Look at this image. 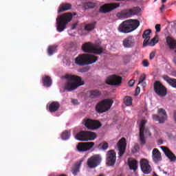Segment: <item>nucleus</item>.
I'll return each mask as SVG.
<instances>
[{"mask_svg": "<svg viewBox=\"0 0 176 176\" xmlns=\"http://www.w3.org/2000/svg\"><path fill=\"white\" fill-rule=\"evenodd\" d=\"M157 39V36H155L154 38H153L151 41H148L147 43V46H155V43H157V42H159V40Z\"/></svg>", "mask_w": 176, "mask_h": 176, "instance_id": "nucleus-34", "label": "nucleus"}, {"mask_svg": "<svg viewBox=\"0 0 176 176\" xmlns=\"http://www.w3.org/2000/svg\"><path fill=\"white\" fill-rule=\"evenodd\" d=\"M43 85L45 87H50L52 86V80L49 76H45L42 78Z\"/></svg>", "mask_w": 176, "mask_h": 176, "instance_id": "nucleus-26", "label": "nucleus"}, {"mask_svg": "<svg viewBox=\"0 0 176 176\" xmlns=\"http://www.w3.org/2000/svg\"><path fill=\"white\" fill-rule=\"evenodd\" d=\"M164 8H166V6H164V4H162L161 8H160V10H163V9H164Z\"/></svg>", "mask_w": 176, "mask_h": 176, "instance_id": "nucleus-47", "label": "nucleus"}, {"mask_svg": "<svg viewBox=\"0 0 176 176\" xmlns=\"http://www.w3.org/2000/svg\"><path fill=\"white\" fill-rule=\"evenodd\" d=\"M140 27V21L137 19H129L123 21L118 27L119 32L122 34H129L137 30Z\"/></svg>", "mask_w": 176, "mask_h": 176, "instance_id": "nucleus-1", "label": "nucleus"}, {"mask_svg": "<svg viewBox=\"0 0 176 176\" xmlns=\"http://www.w3.org/2000/svg\"><path fill=\"white\" fill-rule=\"evenodd\" d=\"M99 146L102 148L103 151H107V149H108L109 147L108 144L106 142L99 144Z\"/></svg>", "mask_w": 176, "mask_h": 176, "instance_id": "nucleus-37", "label": "nucleus"}, {"mask_svg": "<svg viewBox=\"0 0 176 176\" xmlns=\"http://www.w3.org/2000/svg\"><path fill=\"white\" fill-rule=\"evenodd\" d=\"M146 79V76L145 74H142L140 78V81L138 85H141V83H144V80Z\"/></svg>", "mask_w": 176, "mask_h": 176, "instance_id": "nucleus-39", "label": "nucleus"}, {"mask_svg": "<svg viewBox=\"0 0 176 176\" xmlns=\"http://www.w3.org/2000/svg\"><path fill=\"white\" fill-rule=\"evenodd\" d=\"M160 148L163 151V152L164 153L166 156H167L168 158L169 159V160H170V162L176 161L175 155H174V153H173V152H171V151H170V149H168V148H167L166 146H160Z\"/></svg>", "mask_w": 176, "mask_h": 176, "instance_id": "nucleus-19", "label": "nucleus"}, {"mask_svg": "<svg viewBox=\"0 0 176 176\" xmlns=\"http://www.w3.org/2000/svg\"><path fill=\"white\" fill-rule=\"evenodd\" d=\"M72 13L66 12L56 18V29L58 32H63L67 28V24L72 20Z\"/></svg>", "mask_w": 176, "mask_h": 176, "instance_id": "nucleus-3", "label": "nucleus"}, {"mask_svg": "<svg viewBox=\"0 0 176 176\" xmlns=\"http://www.w3.org/2000/svg\"><path fill=\"white\" fill-rule=\"evenodd\" d=\"M142 65L143 67H149V62H148V60H144L142 61Z\"/></svg>", "mask_w": 176, "mask_h": 176, "instance_id": "nucleus-40", "label": "nucleus"}, {"mask_svg": "<svg viewBox=\"0 0 176 176\" xmlns=\"http://www.w3.org/2000/svg\"><path fill=\"white\" fill-rule=\"evenodd\" d=\"M122 45L124 47H126V49L134 47L135 45V39L134 38V36H128L123 40Z\"/></svg>", "mask_w": 176, "mask_h": 176, "instance_id": "nucleus-18", "label": "nucleus"}, {"mask_svg": "<svg viewBox=\"0 0 176 176\" xmlns=\"http://www.w3.org/2000/svg\"><path fill=\"white\" fill-rule=\"evenodd\" d=\"M72 102L74 104V105H78V100L76 99H72Z\"/></svg>", "mask_w": 176, "mask_h": 176, "instance_id": "nucleus-45", "label": "nucleus"}, {"mask_svg": "<svg viewBox=\"0 0 176 176\" xmlns=\"http://www.w3.org/2000/svg\"><path fill=\"white\" fill-rule=\"evenodd\" d=\"M77 25H78V24H76V23H74L73 25H72V30H75V28H76Z\"/></svg>", "mask_w": 176, "mask_h": 176, "instance_id": "nucleus-46", "label": "nucleus"}, {"mask_svg": "<svg viewBox=\"0 0 176 176\" xmlns=\"http://www.w3.org/2000/svg\"><path fill=\"white\" fill-rule=\"evenodd\" d=\"M155 30H156V32H160L161 31L160 24L155 25Z\"/></svg>", "mask_w": 176, "mask_h": 176, "instance_id": "nucleus-43", "label": "nucleus"}, {"mask_svg": "<svg viewBox=\"0 0 176 176\" xmlns=\"http://www.w3.org/2000/svg\"><path fill=\"white\" fill-rule=\"evenodd\" d=\"M118 148V155L120 157H122L124 155L126 152V146H127V142L126 141V138H122L117 144Z\"/></svg>", "mask_w": 176, "mask_h": 176, "instance_id": "nucleus-16", "label": "nucleus"}, {"mask_svg": "<svg viewBox=\"0 0 176 176\" xmlns=\"http://www.w3.org/2000/svg\"><path fill=\"white\" fill-rule=\"evenodd\" d=\"M124 102L126 107H131V105H133V98L131 96H126L124 98Z\"/></svg>", "mask_w": 176, "mask_h": 176, "instance_id": "nucleus-33", "label": "nucleus"}, {"mask_svg": "<svg viewBox=\"0 0 176 176\" xmlns=\"http://www.w3.org/2000/svg\"><path fill=\"white\" fill-rule=\"evenodd\" d=\"M60 137L64 141H66V140H69V137H71V131L68 130L65 131L62 133Z\"/></svg>", "mask_w": 176, "mask_h": 176, "instance_id": "nucleus-32", "label": "nucleus"}, {"mask_svg": "<svg viewBox=\"0 0 176 176\" xmlns=\"http://www.w3.org/2000/svg\"><path fill=\"white\" fill-rule=\"evenodd\" d=\"M91 3H88V5H90Z\"/></svg>", "mask_w": 176, "mask_h": 176, "instance_id": "nucleus-50", "label": "nucleus"}, {"mask_svg": "<svg viewBox=\"0 0 176 176\" xmlns=\"http://www.w3.org/2000/svg\"><path fill=\"white\" fill-rule=\"evenodd\" d=\"M113 104V100L112 99H104L96 104L95 109L98 113H104V112L111 109Z\"/></svg>", "mask_w": 176, "mask_h": 176, "instance_id": "nucleus-7", "label": "nucleus"}, {"mask_svg": "<svg viewBox=\"0 0 176 176\" xmlns=\"http://www.w3.org/2000/svg\"><path fill=\"white\" fill-rule=\"evenodd\" d=\"M48 108V110L51 112H57L58 109H60V102H51L48 106H47Z\"/></svg>", "mask_w": 176, "mask_h": 176, "instance_id": "nucleus-23", "label": "nucleus"}, {"mask_svg": "<svg viewBox=\"0 0 176 176\" xmlns=\"http://www.w3.org/2000/svg\"><path fill=\"white\" fill-rule=\"evenodd\" d=\"M101 163V157L100 155H93L90 157L87 162V165L89 168H96Z\"/></svg>", "mask_w": 176, "mask_h": 176, "instance_id": "nucleus-12", "label": "nucleus"}, {"mask_svg": "<svg viewBox=\"0 0 176 176\" xmlns=\"http://www.w3.org/2000/svg\"><path fill=\"white\" fill-rule=\"evenodd\" d=\"M81 49L84 53H92L94 54H102L104 48L97 44L87 42L82 44Z\"/></svg>", "mask_w": 176, "mask_h": 176, "instance_id": "nucleus-5", "label": "nucleus"}, {"mask_svg": "<svg viewBox=\"0 0 176 176\" xmlns=\"http://www.w3.org/2000/svg\"><path fill=\"white\" fill-rule=\"evenodd\" d=\"M154 91L160 97H165L167 96V89L160 81H155L154 82Z\"/></svg>", "mask_w": 176, "mask_h": 176, "instance_id": "nucleus-9", "label": "nucleus"}, {"mask_svg": "<svg viewBox=\"0 0 176 176\" xmlns=\"http://www.w3.org/2000/svg\"><path fill=\"white\" fill-rule=\"evenodd\" d=\"M141 91V89L140 88V87H137L135 91V96H138V94H140Z\"/></svg>", "mask_w": 176, "mask_h": 176, "instance_id": "nucleus-41", "label": "nucleus"}, {"mask_svg": "<svg viewBox=\"0 0 176 176\" xmlns=\"http://www.w3.org/2000/svg\"><path fill=\"white\" fill-rule=\"evenodd\" d=\"M145 124H146V120H142L140 124V132H139V140L141 146H144L146 144V139L145 135H148L151 137V133L148 129L145 128Z\"/></svg>", "mask_w": 176, "mask_h": 176, "instance_id": "nucleus-6", "label": "nucleus"}, {"mask_svg": "<svg viewBox=\"0 0 176 176\" xmlns=\"http://www.w3.org/2000/svg\"><path fill=\"white\" fill-rule=\"evenodd\" d=\"M98 60V56L82 54L78 56L75 59V63L77 65H90V64H94L96 61Z\"/></svg>", "mask_w": 176, "mask_h": 176, "instance_id": "nucleus-4", "label": "nucleus"}, {"mask_svg": "<svg viewBox=\"0 0 176 176\" xmlns=\"http://www.w3.org/2000/svg\"><path fill=\"white\" fill-rule=\"evenodd\" d=\"M152 32V30L148 29L146 30L142 34V38L144 40L143 41V46L144 47L148 46V42L151 41V33Z\"/></svg>", "mask_w": 176, "mask_h": 176, "instance_id": "nucleus-22", "label": "nucleus"}, {"mask_svg": "<svg viewBox=\"0 0 176 176\" xmlns=\"http://www.w3.org/2000/svg\"><path fill=\"white\" fill-rule=\"evenodd\" d=\"M158 113L160 118H161V120H160V123H164V122L167 120V112H166L164 109H159Z\"/></svg>", "mask_w": 176, "mask_h": 176, "instance_id": "nucleus-24", "label": "nucleus"}, {"mask_svg": "<svg viewBox=\"0 0 176 176\" xmlns=\"http://www.w3.org/2000/svg\"><path fill=\"white\" fill-rule=\"evenodd\" d=\"M141 12V8L139 7H133L130 9H126L121 11L118 14L121 19H129L138 14Z\"/></svg>", "mask_w": 176, "mask_h": 176, "instance_id": "nucleus-8", "label": "nucleus"}, {"mask_svg": "<svg viewBox=\"0 0 176 176\" xmlns=\"http://www.w3.org/2000/svg\"><path fill=\"white\" fill-rule=\"evenodd\" d=\"M122 77L114 74L107 78L106 83L110 86H120L122 83Z\"/></svg>", "mask_w": 176, "mask_h": 176, "instance_id": "nucleus-14", "label": "nucleus"}, {"mask_svg": "<svg viewBox=\"0 0 176 176\" xmlns=\"http://www.w3.org/2000/svg\"><path fill=\"white\" fill-rule=\"evenodd\" d=\"M65 78L67 80V82L65 85V89L67 91H72V90H75L79 86L83 85L82 78L80 76L66 74Z\"/></svg>", "mask_w": 176, "mask_h": 176, "instance_id": "nucleus-2", "label": "nucleus"}, {"mask_svg": "<svg viewBox=\"0 0 176 176\" xmlns=\"http://www.w3.org/2000/svg\"><path fill=\"white\" fill-rule=\"evenodd\" d=\"M82 163H83V160L77 161L74 164V165L72 167V173L73 174V175H78V173L80 171Z\"/></svg>", "mask_w": 176, "mask_h": 176, "instance_id": "nucleus-20", "label": "nucleus"}, {"mask_svg": "<svg viewBox=\"0 0 176 176\" xmlns=\"http://www.w3.org/2000/svg\"><path fill=\"white\" fill-rule=\"evenodd\" d=\"M128 164L129 166L130 170H133V171H135L137 168H138V162L135 160H129Z\"/></svg>", "mask_w": 176, "mask_h": 176, "instance_id": "nucleus-28", "label": "nucleus"}, {"mask_svg": "<svg viewBox=\"0 0 176 176\" xmlns=\"http://www.w3.org/2000/svg\"><path fill=\"white\" fill-rule=\"evenodd\" d=\"M162 3H165V2H167V0H162Z\"/></svg>", "mask_w": 176, "mask_h": 176, "instance_id": "nucleus-49", "label": "nucleus"}, {"mask_svg": "<svg viewBox=\"0 0 176 176\" xmlns=\"http://www.w3.org/2000/svg\"><path fill=\"white\" fill-rule=\"evenodd\" d=\"M152 118H153V120H155V122H159L160 123V120H162V117H160L158 115L153 114L152 116Z\"/></svg>", "mask_w": 176, "mask_h": 176, "instance_id": "nucleus-38", "label": "nucleus"}, {"mask_svg": "<svg viewBox=\"0 0 176 176\" xmlns=\"http://www.w3.org/2000/svg\"><path fill=\"white\" fill-rule=\"evenodd\" d=\"M149 58L150 60H153V58H155V52H151Z\"/></svg>", "mask_w": 176, "mask_h": 176, "instance_id": "nucleus-44", "label": "nucleus"}, {"mask_svg": "<svg viewBox=\"0 0 176 176\" xmlns=\"http://www.w3.org/2000/svg\"><path fill=\"white\" fill-rule=\"evenodd\" d=\"M94 146V142H79L77 146V151L78 152H87Z\"/></svg>", "mask_w": 176, "mask_h": 176, "instance_id": "nucleus-13", "label": "nucleus"}, {"mask_svg": "<svg viewBox=\"0 0 176 176\" xmlns=\"http://www.w3.org/2000/svg\"><path fill=\"white\" fill-rule=\"evenodd\" d=\"M101 96V91L98 89L89 91V98H98Z\"/></svg>", "mask_w": 176, "mask_h": 176, "instance_id": "nucleus-30", "label": "nucleus"}, {"mask_svg": "<svg viewBox=\"0 0 176 176\" xmlns=\"http://www.w3.org/2000/svg\"><path fill=\"white\" fill-rule=\"evenodd\" d=\"M96 28V23H87L85 25V30L87 31V32H90V31H93Z\"/></svg>", "mask_w": 176, "mask_h": 176, "instance_id": "nucleus-31", "label": "nucleus"}, {"mask_svg": "<svg viewBox=\"0 0 176 176\" xmlns=\"http://www.w3.org/2000/svg\"><path fill=\"white\" fill-rule=\"evenodd\" d=\"M153 155V161L154 163L157 164L159 162H162V154L160 153V151L157 148H153L152 151Z\"/></svg>", "mask_w": 176, "mask_h": 176, "instance_id": "nucleus-21", "label": "nucleus"}, {"mask_svg": "<svg viewBox=\"0 0 176 176\" xmlns=\"http://www.w3.org/2000/svg\"><path fill=\"white\" fill-rule=\"evenodd\" d=\"M57 49V47L54 46V45H51L48 47L47 49V53L50 56H53V54L54 53V52H56Z\"/></svg>", "mask_w": 176, "mask_h": 176, "instance_id": "nucleus-35", "label": "nucleus"}, {"mask_svg": "<svg viewBox=\"0 0 176 176\" xmlns=\"http://www.w3.org/2000/svg\"><path fill=\"white\" fill-rule=\"evenodd\" d=\"M75 138L77 140V141H86V131H82L78 133L75 135Z\"/></svg>", "mask_w": 176, "mask_h": 176, "instance_id": "nucleus-27", "label": "nucleus"}, {"mask_svg": "<svg viewBox=\"0 0 176 176\" xmlns=\"http://www.w3.org/2000/svg\"><path fill=\"white\" fill-rule=\"evenodd\" d=\"M71 8H72V5L71 3H62L58 8V13L67 12V10H69Z\"/></svg>", "mask_w": 176, "mask_h": 176, "instance_id": "nucleus-25", "label": "nucleus"}, {"mask_svg": "<svg viewBox=\"0 0 176 176\" xmlns=\"http://www.w3.org/2000/svg\"><path fill=\"white\" fill-rule=\"evenodd\" d=\"M116 163V152L113 150H110L107 154V164L108 166H115Z\"/></svg>", "mask_w": 176, "mask_h": 176, "instance_id": "nucleus-17", "label": "nucleus"}, {"mask_svg": "<svg viewBox=\"0 0 176 176\" xmlns=\"http://www.w3.org/2000/svg\"><path fill=\"white\" fill-rule=\"evenodd\" d=\"M173 62H174V63H175V65H176V58H173Z\"/></svg>", "mask_w": 176, "mask_h": 176, "instance_id": "nucleus-48", "label": "nucleus"}, {"mask_svg": "<svg viewBox=\"0 0 176 176\" xmlns=\"http://www.w3.org/2000/svg\"><path fill=\"white\" fill-rule=\"evenodd\" d=\"M128 83L130 87H133V86H134V83H135V80H130Z\"/></svg>", "mask_w": 176, "mask_h": 176, "instance_id": "nucleus-42", "label": "nucleus"}, {"mask_svg": "<svg viewBox=\"0 0 176 176\" xmlns=\"http://www.w3.org/2000/svg\"><path fill=\"white\" fill-rule=\"evenodd\" d=\"M119 6H120V3H106L100 6L99 11L100 12V13H109V12H112V10L118 9Z\"/></svg>", "mask_w": 176, "mask_h": 176, "instance_id": "nucleus-11", "label": "nucleus"}, {"mask_svg": "<svg viewBox=\"0 0 176 176\" xmlns=\"http://www.w3.org/2000/svg\"><path fill=\"white\" fill-rule=\"evenodd\" d=\"M132 57L133 55L131 54L124 55L123 57L124 63H130V60H131Z\"/></svg>", "mask_w": 176, "mask_h": 176, "instance_id": "nucleus-36", "label": "nucleus"}, {"mask_svg": "<svg viewBox=\"0 0 176 176\" xmlns=\"http://www.w3.org/2000/svg\"><path fill=\"white\" fill-rule=\"evenodd\" d=\"M140 168L144 174H151L152 167L149 165V161L143 158L140 160Z\"/></svg>", "mask_w": 176, "mask_h": 176, "instance_id": "nucleus-15", "label": "nucleus"}, {"mask_svg": "<svg viewBox=\"0 0 176 176\" xmlns=\"http://www.w3.org/2000/svg\"><path fill=\"white\" fill-rule=\"evenodd\" d=\"M82 124L87 129H88V130H97V129H100L102 126L100 121L91 119H85Z\"/></svg>", "mask_w": 176, "mask_h": 176, "instance_id": "nucleus-10", "label": "nucleus"}, {"mask_svg": "<svg viewBox=\"0 0 176 176\" xmlns=\"http://www.w3.org/2000/svg\"><path fill=\"white\" fill-rule=\"evenodd\" d=\"M96 138H97L96 133L86 131V141H94Z\"/></svg>", "mask_w": 176, "mask_h": 176, "instance_id": "nucleus-29", "label": "nucleus"}]
</instances>
